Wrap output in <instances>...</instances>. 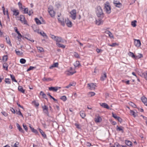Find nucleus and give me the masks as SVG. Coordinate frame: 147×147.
Wrapping results in <instances>:
<instances>
[{"mask_svg":"<svg viewBox=\"0 0 147 147\" xmlns=\"http://www.w3.org/2000/svg\"><path fill=\"white\" fill-rule=\"evenodd\" d=\"M16 126L20 131L22 133H24V130L18 123L16 124Z\"/></svg>","mask_w":147,"mask_h":147,"instance_id":"23","label":"nucleus"},{"mask_svg":"<svg viewBox=\"0 0 147 147\" xmlns=\"http://www.w3.org/2000/svg\"><path fill=\"white\" fill-rule=\"evenodd\" d=\"M10 76L12 81H14L16 82H17V80L15 79V77L13 75L10 74Z\"/></svg>","mask_w":147,"mask_h":147,"instance_id":"39","label":"nucleus"},{"mask_svg":"<svg viewBox=\"0 0 147 147\" xmlns=\"http://www.w3.org/2000/svg\"><path fill=\"white\" fill-rule=\"evenodd\" d=\"M117 130L118 131H123V129L121 127H118V126L117 127Z\"/></svg>","mask_w":147,"mask_h":147,"instance_id":"55","label":"nucleus"},{"mask_svg":"<svg viewBox=\"0 0 147 147\" xmlns=\"http://www.w3.org/2000/svg\"><path fill=\"white\" fill-rule=\"evenodd\" d=\"M35 20L37 24L40 25L41 24L40 21L38 19L36 18L35 19Z\"/></svg>","mask_w":147,"mask_h":147,"instance_id":"37","label":"nucleus"},{"mask_svg":"<svg viewBox=\"0 0 147 147\" xmlns=\"http://www.w3.org/2000/svg\"><path fill=\"white\" fill-rule=\"evenodd\" d=\"M95 94V93L93 92H89L88 93L89 96L90 97H92L94 96Z\"/></svg>","mask_w":147,"mask_h":147,"instance_id":"46","label":"nucleus"},{"mask_svg":"<svg viewBox=\"0 0 147 147\" xmlns=\"http://www.w3.org/2000/svg\"><path fill=\"white\" fill-rule=\"evenodd\" d=\"M24 13L25 14H27L29 16L32 15L33 13V11L32 10H30L29 11L28 8H23Z\"/></svg>","mask_w":147,"mask_h":147,"instance_id":"7","label":"nucleus"},{"mask_svg":"<svg viewBox=\"0 0 147 147\" xmlns=\"http://www.w3.org/2000/svg\"><path fill=\"white\" fill-rule=\"evenodd\" d=\"M7 59V56L4 55L3 57L2 60L3 61H6Z\"/></svg>","mask_w":147,"mask_h":147,"instance_id":"47","label":"nucleus"},{"mask_svg":"<svg viewBox=\"0 0 147 147\" xmlns=\"http://www.w3.org/2000/svg\"><path fill=\"white\" fill-rule=\"evenodd\" d=\"M47 95L49 96V97L51 99H52L54 101H57V100L55 99L49 93H48L47 94Z\"/></svg>","mask_w":147,"mask_h":147,"instance_id":"54","label":"nucleus"},{"mask_svg":"<svg viewBox=\"0 0 147 147\" xmlns=\"http://www.w3.org/2000/svg\"><path fill=\"white\" fill-rule=\"evenodd\" d=\"M6 40L7 42L10 46H11V43L10 40L8 37H6Z\"/></svg>","mask_w":147,"mask_h":147,"instance_id":"24","label":"nucleus"},{"mask_svg":"<svg viewBox=\"0 0 147 147\" xmlns=\"http://www.w3.org/2000/svg\"><path fill=\"white\" fill-rule=\"evenodd\" d=\"M5 82L7 84H10L11 83V81L10 79L9 78H5Z\"/></svg>","mask_w":147,"mask_h":147,"instance_id":"40","label":"nucleus"},{"mask_svg":"<svg viewBox=\"0 0 147 147\" xmlns=\"http://www.w3.org/2000/svg\"><path fill=\"white\" fill-rule=\"evenodd\" d=\"M40 95H41L43 98H44L45 96V94H44L42 91L40 92Z\"/></svg>","mask_w":147,"mask_h":147,"instance_id":"61","label":"nucleus"},{"mask_svg":"<svg viewBox=\"0 0 147 147\" xmlns=\"http://www.w3.org/2000/svg\"><path fill=\"white\" fill-rule=\"evenodd\" d=\"M18 90L19 91L23 93H25V90L24 89L23 87L21 86H18Z\"/></svg>","mask_w":147,"mask_h":147,"instance_id":"21","label":"nucleus"},{"mask_svg":"<svg viewBox=\"0 0 147 147\" xmlns=\"http://www.w3.org/2000/svg\"><path fill=\"white\" fill-rule=\"evenodd\" d=\"M89 88L91 90L95 89L96 86V85L93 83H90L88 84Z\"/></svg>","mask_w":147,"mask_h":147,"instance_id":"15","label":"nucleus"},{"mask_svg":"<svg viewBox=\"0 0 147 147\" xmlns=\"http://www.w3.org/2000/svg\"><path fill=\"white\" fill-rule=\"evenodd\" d=\"M141 100L143 103L147 106V98L143 96L141 98Z\"/></svg>","mask_w":147,"mask_h":147,"instance_id":"14","label":"nucleus"},{"mask_svg":"<svg viewBox=\"0 0 147 147\" xmlns=\"http://www.w3.org/2000/svg\"><path fill=\"white\" fill-rule=\"evenodd\" d=\"M20 62L22 64H24L26 63V60L24 59H21L20 60Z\"/></svg>","mask_w":147,"mask_h":147,"instance_id":"48","label":"nucleus"},{"mask_svg":"<svg viewBox=\"0 0 147 147\" xmlns=\"http://www.w3.org/2000/svg\"><path fill=\"white\" fill-rule=\"evenodd\" d=\"M129 55L131 57L134 59H135L136 58V56L133 53L130 52L129 53Z\"/></svg>","mask_w":147,"mask_h":147,"instance_id":"41","label":"nucleus"},{"mask_svg":"<svg viewBox=\"0 0 147 147\" xmlns=\"http://www.w3.org/2000/svg\"><path fill=\"white\" fill-rule=\"evenodd\" d=\"M122 145H120L118 143H116L115 144L114 147H121Z\"/></svg>","mask_w":147,"mask_h":147,"instance_id":"51","label":"nucleus"},{"mask_svg":"<svg viewBox=\"0 0 147 147\" xmlns=\"http://www.w3.org/2000/svg\"><path fill=\"white\" fill-rule=\"evenodd\" d=\"M37 49L40 52H42L44 50L43 49L42 47H37Z\"/></svg>","mask_w":147,"mask_h":147,"instance_id":"52","label":"nucleus"},{"mask_svg":"<svg viewBox=\"0 0 147 147\" xmlns=\"http://www.w3.org/2000/svg\"><path fill=\"white\" fill-rule=\"evenodd\" d=\"M114 3L115 6L118 7H120L122 6L121 3H120L118 0H114Z\"/></svg>","mask_w":147,"mask_h":147,"instance_id":"12","label":"nucleus"},{"mask_svg":"<svg viewBox=\"0 0 147 147\" xmlns=\"http://www.w3.org/2000/svg\"><path fill=\"white\" fill-rule=\"evenodd\" d=\"M134 43L135 45L137 47H140L141 45L140 41L139 40H134Z\"/></svg>","mask_w":147,"mask_h":147,"instance_id":"13","label":"nucleus"},{"mask_svg":"<svg viewBox=\"0 0 147 147\" xmlns=\"http://www.w3.org/2000/svg\"><path fill=\"white\" fill-rule=\"evenodd\" d=\"M18 36V40L19 41H20L21 40V38L22 37V36L21 35V34H20V33H18V34H17Z\"/></svg>","mask_w":147,"mask_h":147,"instance_id":"35","label":"nucleus"},{"mask_svg":"<svg viewBox=\"0 0 147 147\" xmlns=\"http://www.w3.org/2000/svg\"><path fill=\"white\" fill-rule=\"evenodd\" d=\"M100 105L103 108H106L108 109H109V107L108 105L106 103H100Z\"/></svg>","mask_w":147,"mask_h":147,"instance_id":"16","label":"nucleus"},{"mask_svg":"<svg viewBox=\"0 0 147 147\" xmlns=\"http://www.w3.org/2000/svg\"><path fill=\"white\" fill-rule=\"evenodd\" d=\"M105 33L108 34L109 36L111 38H113V36L112 33L109 31H107L105 32Z\"/></svg>","mask_w":147,"mask_h":147,"instance_id":"26","label":"nucleus"},{"mask_svg":"<svg viewBox=\"0 0 147 147\" xmlns=\"http://www.w3.org/2000/svg\"><path fill=\"white\" fill-rule=\"evenodd\" d=\"M20 20L21 22L24 24L28 25L27 21L26 20L24 16L23 15H20Z\"/></svg>","mask_w":147,"mask_h":147,"instance_id":"8","label":"nucleus"},{"mask_svg":"<svg viewBox=\"0 0 147 147\" xmlns=\"http://www.w3.org/2000/svg\"><path fill=\"white\" fill-rule=\"evenodd\" d=\"M29 127H30V128L31 130L32 131V132H33L36 134H38V132L37 131V130L36 129H35L33 127H32L31 126V125H30Z\"/></svg>","mask_w":147,"mask_h":147,"instance_id":"22","label":"nucleus"},{"mask_svg":"<svg viewBox=\"0 0 147 147\" xmlns=\"http://www.w3.org/2000/svg\"><path fill=\"white\" fill-rule=\"evenodd\" d=\"M74 55L75 57L77 58H78L79 57V56L78 54L76 52L74 53Z\"/></svg>","mask_w":147,"mask_h":147,"instance_id":"63","label":"nucleus"},{"mask_svg":"<svg viewBox=\"0 0 147 147\" xmlns=\"http://www.w3.org/2000/svg\"><path fill=\"white\" fill-rule=\"evenodd\" d=\"M53 80V78H52L48 77L47 78V81H50Z\"/></svg>","mask_w":147,"mask_h":147,"instance_id":"58","label":"nucleus"},{"mask_svg":"<svg viewBox=\"0 0 147 147\" xmlns=\"http://www.w3.org/2000/svg\"><path fill=\"white\" fill-rule=\"evenodd\" d=\"M56 45L58 47H61L63 48H64L65 47V46L61 44H60V42H62V40L60 38H57L56 40Z\"/></svg>","mask_w":147,"mask_h":147,"instance_id":"6","label":"nucleus"},{"mask_svg":"<svg viewBox=\"0 0 147 147\" xmlns=\"http://www.w3.org/2000/svg\"><path fill=\"white\" fill-rule=\"evenodd\" d=\"M12 11L13 13V15L15 16H17L19 14V12L17 9H13L12 10Z\"/></svg>","mask_w":147,"mask_h":147,"instance_id":"17","label":"nucleus"},{"mask_svg":"<svg viewBox=\"0 0 147 147\" xmlns=\"http://www.w3.org/2000/svg\"><path fill=\"white\" fill-rule=\"evenodd\" d=\"M125 144L128 146H132V142L128 140H125Z\"/></svg>","mask_w":147,"mask_h":147,"instance_id":"20","label":"nucleus"},{"mask_svg":"<svg viewBox=\"0 0 147 147\" xmlns=\"http://www.w3.org/2000/svg\"><path fill=\"white\" fill-rule=\"evenodd\" d=\"M15 51L17 55H21L23 54V53L21 51L17 50H16Z\"/></svg>","mask_w":147,"mask_h":147,"instance_id":"28","label":"nucleus"},{"mask_svg":"<svg viewBox=\"0 0 147 147\" xmlns=\"http://www.w3.org/2000/svg\"><path fill=\"white\" fill-rule=\"evenodd\" d=\"M137 21L136 20H134L131 22V25L134 27H135L136 26Z\"/></svg>","mask_w":147,"mask_h":147,"instance_id":"38","label":"nucleus"},{"mask_svg":"<svg viewBox=\"0 0 147 147\" xmlns=\"http://www.w3.org/2000/svg\"><path fill=\"white\" fill-rule=\"evenodd\" d=\"M105 9L107 13L109 14L111 12V7L109 3L107 2L105 4Z\"/></svg>","mask_w":147,"mask_h":147,"instance_id":"4","label":"nucleus"},{"mask_svg":"<svg viewBox=\"0 0 147 147\" xmlns=\"http://www.w3.org/2000/svg\"><path fill=\"white\" fill-rule=\"evenodd\" d=\"M1 113L5 117H7L8 116V114L5 112H1Z\"/></svg>","mask_w":147,"mask_h":147,"instance_id":"57","label":"nucleus"},{"mask_svg":"<svg viewBox=\"0 0 147 147\" xmlns=\"http://www.w3.org/2000/svg\"><path fill=\"white\" fill-rule=\"evenodd\" d=\"M102 23V21L101 20H96V23L97 25H99Z\"/></svg>","mask_w":147,"mask_h":147,"instance_id":"31","label":"nucleus"},{"mask_svg":"<svg viewBox=\"0 0 147 147\" xmlns=\"http://www.w3.org/2000/svg\"><path fill=\"white\" fill-rule=\"evenodd\" d=\"M23 126L24 128V129H25V130L26 131H28V128L27 127L26 125L24 124H23Z\"/></svg>","mask_w":147,"mask_h":147,"instance_id":"56","label":"nucleus"},{"mask_svg":"<svg viewBox=\"0 0 147 147\" xmlns=\"http://www.w3.org/2000/svg\"><path fill=\"white\" fill-rule=\"evenodd\" d=\"M3 67L4 69L6 70H7L8 69V65L6 63H3Z\"/></svg>","mask_w":147,"mask_h":147,"instance_id":"27","label":"nucleus"},{"mask_svg":"<svg viewBox=\"0 0 147 147\" xmlns=\"http://www.w3.org/2000/svg\"><path fill=\"white\" fill-rule=\"evenodd\" d=\"M95 122L96 123H99L102 121V119L99 116H96L94 119Z\"/></svg>","mask_w":147,"mask_h":147,"instance_id":"18","label":"nucleus"},{"mask_svg":"<svg viewBox=\"0 0 147 147\" xmlns=\"http://www.w3.org/2000/svg\"><path fill=\"white\" fill-rule=\"evenodd\" d=\"M37 32L38 33L40 34L41 35L43 36H45V34L43 31H41L40 32H39V31L38 30L37 31Z\"/></svg>","mask_w":147,"mask_h":147,"instance_id":"42","label":"nucleus"},{"mask_svg":"<svg viewBox=\"0 0 147 147\" xmlns=\"http://www.w3.org/2000/svg\"><path fill=\"white\" fill-rule=\"evenodd\" d=\"M51 38L52 39H53L54 40H55L56 41V40L57 38H58V37H56V36H55L53 35H52L51 36Z\"/></svg>","mask_w":147,"mask_h":147,"instance_id":"59","label":"nucleus"},{"mask_svg":"<svg viewBox=\"0 0 147 147\" xmlns=\"http://www.w3.org/2000/svg\"><path fill=\"white\" fill-rule=\"evenodd\" d=\"M48 11L51 17H54L55 14V12L54 11L53 7H51L48 9Z\"/></svg>","mask_w":147,"mask_h":147,"instance_id":"9","label":"nucleus"},{"mask_svg":"<svg viewBox=\"0 0 147 147\" xmlns=\"http://www.w3.org/2000/svg\"><path fill=\"white\" fill-rule=\"evenodd\" d=\"M129 104L130 105L134 107H136V105L134 103L132 102H129Z\"/></svg>","mask_w":147,"mask_h":147,"instance_id":"53","label":"nucleus"},{"mask_svg":"<svg viewBox=\"0 0 147 147\" xmlns=\"http://www.w3.org/2000/svg\"><path fill=\"white\" fill-rule=\"evenodd\" d=\"M16 114L18 115L21 116L23 118H24L23 115L22 114V113H21L20 110H19L18 111H17Z\"/></svg>","mask_w":147,"mask_h":147,"instance_id":"36","label":"nucleus"},{"mask_svg":"<svg viewBox=\"0 0 147 147\" xmlns=\"http://www.w3.org/2000/svg\"><path fill=\"white\" fill-rule=\"evenodd\" d=\"M61 87H50L48 88V89L49 91H53L54 92H56Z\"/></svg>","mask_w":147,"mask_h":147,"instance_id":"11","label":"nucleus"},{"mask_svg":"<svg viewBox=\"0 0 147 147\" xmlns=\"http://www.w3.org/2000/svg\"><path fill=\"white\" fill-rule=\"evenodd\" d=\"M130 113L131 115H133L134 117H136L137 115V113H135V112L133 111L130 110Z\"/></svg>","mask_w":147,"mask_h":147,"instance_id":"30","label":"nucleus"},{"mask_svg":"<svg viewBox=\"0 0 147 147\" xmlns=\"http://www.w3.org/2000/svg\"><path fill=\"white\" fill-rule=\"evenodd\" d=\"M18 5L19 8L20 10L23 9V8L22 7V5L20 2H19L18 3Z\"/></svg>","mask_w":147,"mask_h":147,"instance_id":"45","label":"nucleus"},{"mask_svg":"<svg viewBox=\"0 0 147 147\" xmlns=\"http://www.w3.org/2000/svg\"><path fill=\"white\" fill-rule=\"evenodd\" d=\"M80 115L81 117L83 118H84L86 116L85 114L84 111H81L80 112Z\"/></svg>","mask_w":147,"mask_h":147,"instance_id":"33","label":"nucleus"},{"mask_svg":"<svg viewBox=\"0 0 147 147\" xmlns=\"http://www.w3.org/2000/svg\"><path fill=\"white\" fill-rule=\"evenodd\" d=\"M59 63L58 62L54 63L49 68L52 69L54 67H57Z\"/></svg>","mask_w":147,"mask_h":147,"instance_id":"19","label":"nucleus"},{"mask_svg":"<svg viewBox=\"0 0 147 147\" xmlns=\"http://www.w3.org/2000/svg\"><path fill=\"white\" fill-rule=\"evenodd\" d=\"M19 144L18 142H16L12 146V147H19Z\"/></svg>","mask_w":147,"mask_h":147,"instance_id":"50","label":"nucleus"},{"mask_svg":"<svg viewBox=\"0 0 147 147\" xmlns=\"http://www.w3.org/2000/svg\"><path fill=\"white\" fill-rule=\"evenodd\" d=\"M70 14L69 17L71 18L73 20H75L76 18V11L75 9H73L70 11L69 13Z\"/></svg>","mask_w":147,"mask_h":147,"instance_id":"5","label":"nucleus"},{"mask_svg":"<svg viewBox=\"0 0 147 147\" xmlns=\"http://www.w3.org/2000/svg\"><path fill=\"white\" fill-rule=\"evenodd\" d=\"M60 99L64 101H65L67 100V97L65 96H63L61 97Z\"/></svg>","mask_w":147,"mask_h":147,"instance_id":"44","label":"nucleus"},{"mask_svg":"<svg viewBox=\"0 0 147 147\" xmlns=\"http://www.w3.org/2000/svg\"><path fill=\"white\" fill-rule=\"evenodd\" d=\"M2 10H3V11L4 15H6V11H7V12H8V9H6L5 10L4 6H2Z\"/></svg>","mask_w":147,"mask_h":147,"instance_id":"29","label":"nucleus"},{"mask_svg":"<svg viewBox=\"0 0 147 147\" xmlns=\"http://www.w3.org/2000/svg\"><path fill=\"white\" fill-rule=\"evenodd\" d=\"M107 78V75L106 73H104L101 76L100 79L101 80L103 81L105 80Z\"/></svg>","mask_w":147,"mask_h":147,"instance_id":"25","label":"nucleus"},{"mask_svg":"<svg viewBox=\"0 0 147 147\" xmlns=\"http://www.w3.org/2000/svg\"><path fill=\"white\" fill-rule=\"evenodd\" d=\"M38 130L40 131V132L42 134V136L44 138H45L46 137L45 134L43 132V131L40 128H38Z\"/></svg>","mask_w":147,"mask_h":147,"instance_id":"32","label":"nucleus"},{"mask_svg":"<svg viewBox=\"0 0 147 147\" xmlns=\"http://www.w3.org/2000/svg\"><path fill=\"white\" fill-rule=\"evenodd\" d=\"M65 22L66 25L68 27H71L73 25L72 23L71 22L68 18H67L65 19Z\"/></svg>","mask_w":147,"mask_h":147,"instance_id":"10","label":"nucleus"},{"mask_svg":"<svg viewBox=\"0 0 147 147\" xmlns=\"http://www.w3.org/2000/svg\"><path fill=\"white\" fill-rule=\"evenodd\" d=\"M113 117L114 118L116 119H117L119 117L116 115L114 114L113 113H112Z\"/></svg>","mask_w":147,"mask_h":147,"instance_id":"60","label":"nucleus"},{"mask_svg":"<svg viewBox=\"0 0 147 147\" xmlns=\"http://www.w3.org/2000/svg\"><path fill=\"white\" fill-rule=\"evenodd\" d=\"M122 82L125 83L127 85H128L130 84V81L129 80H122Z\"/></svg>","mask_w":147,"mask_h":147,"instance_id":"43","label":"nucleus"},{"mask_svg":"<svg viewBox=\"0 0 147 147\" xmlns=\"http://www.w3.org/2000/svg\"><path fill=\"white\" fill-rule=\"evenodd\" d=\"M32 103L36 107H37L39 105V103L38 102H36L35 101H32Z\"/></svg>","mask_w":147,"mask_h":147,"instance_id":"49","label":"nucleus"},{"mask_svg":"<svg viewBox=\"0 0 147 147\" xmlns=\"http://www.w3.org/2000/svg\"><path fill=\"white\" fill-rule=\"evenodd\" d=\"M119 122L120 123H121L122 122V120L121 118L119 117L117 119Z\"/></svg>","mask_w":147,"mask_h":147,"instance_id":"64","label":"nucleus"},{"mask_svg":"<svg viewBox=\"0 0 147 147\" xmlns=\"http://www.w3.org/2000/svg\"><path fill=\"white\" fill-rule=\"evenodd\" d=\"M76 72L75 69L71 67L69 68L65 71V74L67 75H71L73 74Z\"/></svg>","mask_w":147,"mask_h":147,"instance_id":"3","label":"nucleus"},{"mask_svg":"<svg viewBox=\"0 0 147 147\" xmlns=\"http://www.w3.org/2000/svg\"><path fill=\"white\" fill-rule=\"evenodd\" d=\"M57 19L60 24L64 26L65 25L64 18L63 16L61 13H58L57 15Z\"/></svg>","mask_w":147,"mask_h":147,"instance_id":"1","label":"nucleus"},{"mask_svg":"<svg viewBox=\"0 0 147 147\" xmlns=\"http://www.w3.org/2000/svg\"><path fill=\"white\" fill-rule=\"evenodd\" d=\"M143 57L142 55L141 54H138V55L136 56L135 59H139Z\"/></svg>","mask_w":147,"mask_h":147,"instance_id":"34","label":"nucleus"},{"mask_svg":"<svg viewBox=\"0 0 147 147\" xmlns=\"http://www.w3.org/2000/svg\"><path fill=\"white\" fill-rule=\"evenodd\" d=\"M34 67L32 66H30L29 68L27 69V71H28L31 70H32L34 68Z\"/></svg>","mask_w":147,"mask_h":147,"instance_id":"62","label":"nucleus"},{"mask_svg":"<svg viewBox=\"0 0 147 147\" xmlns=\"http://www.w3.org/2000/svg\"><path fill=\"white\" fill-rule=\"evenodd\" d=\"M96 13L98 17H101L103 15V13L101 7L98 6L96 9Z\"/></svg>","mask_w":147,"mask_h":147,"instance_id":"2","label":"nucleus"}]
</instances>
